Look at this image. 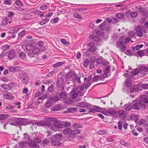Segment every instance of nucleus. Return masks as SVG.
<instances>
[{
	"instance_id": "nucleus-1",
	"label": "nucleus",
	"mask_w": 148,
	"mask_h": 148,
	"mask_svg": "<svg viewBox=\"0 0 148 148\" xmlns=\"http://www.w3.org/2000/svg\"><path fill=\"white\" fill-rule=\"evenodd\" d=\"M146 98V97L145 95L140 96V98L141 101H137L136 103H134L133 106V108L136 110L140 109L141 107H142L144 103H148V99H147Z\"/></svg>"
},
{
	"instance_id": "nucleus-2",
	"label": "nucleus",
	"mask_w": 148,
	"mask_h": 148,
	"mask_svg": "<svg viewBox=\"0 0 148 148\" xmlns=\"http://www.w3.org/2000/svg\"><path fill=\"white\" fill-rule=\"evenodd\" d=\"M83 86H78L77 88H74L70 93V95L73 98H75L77 95L80 96L83 95V93L82 91L84 90Z\"/></svg>"
},
{
	"instance_id": "nucleus-3",
	"label": "nucleus",
	"mask_w": 148,
	"mask_h": 148,
	"mask_svg": "<svg viewBox=\"0 0 148 148\" xmlns=\"http://www.w3.org/2000/svg\"><path fill=\"white\" fill-rule=\"evenodd\" d=\"M80 130L78 129L72 130L70 128L64 129L63 131V133L65 135H74L80 133Z\"/></svg>"
},
{
	"instance_id": "nucleus-4",
	"label": "nucleus",
	"mask_w": 148,
	"mask_h": 148,
	"mask_svg": "<svg viewBox=\"0 0 148 148\" xmlns=\"http://www.w3.org/2000/svg\"><path fill=\"white\" fill-rule=\"evenodd\" d=\"M26 48L27 51L32 50V53L34 54H38L40 51V49L39 48L34 46L31 44L27 45L26 47Z\"/></svg>"
},
{
	"instance_id": "nucleus-5",
	"label": "nucleus",
	"mask_w": 148,
	"mask_h": 148,
	"mask_svg": "<svg viewBox=\"0 0 148 148\" xmlns=\"http://www.w3.org/2000/svg\"><path fill=\"white\" fill-rule=\"evenodd\" d=\"M84 79V82H85L84 84V86L83 87L84 88L85 87L86 88H88L90 85V81L92 77L91 76H89L88 77H84L82 76V79Z\"/></svg>"
},
{
	"instance_id": "nucleus-6",
	"label": "nucleus",
	"mask_w": 148,
	"mask_h": 148,
	"mask_svg": "<svg viewBox=\"0 0 148 148\" xmlns=\"http://www.w3.org/2000/svg\"><path fill=\"white\" fill-rule=\"evenodd\" d=\"M28 57L26 59L27 61L30 62L31 63L34 62L36 60V58L33 55L32 53H29L28 55Z\"/></svg>"
},
{
	"instance_id": "nucleus-7",
	"label": "nucleus",
	"mask_w": 148,
	"mask_h": 148,
	"mask_svg": "<svg viewBox=\"0 0 148 148\" xmlns=\"http://www.w3.org/2000/svg\"><path fill=\"white\" fill-rule=\"evenodd\" d=\"M15 56L16 53L15 50L13 49H11L9 51L8 54V58L9 60H11L14 59L15 58Z\"/></svg>"
},
{
	"instance_id": "nucleus-8",
	"label": "nucleus",
	"mask_w": 148,
	"mask_h": 148,
	"mask_svg": "<svg viewBox=\"0 0 148 148\" xmlns=\"http://www.w3.org/2000/svg\"><path fill=\"white\" fill-rule=\"evenodd\" d=\"M54 103L53 97H50L48 99L47 102L46 104V107L49 108L52 106Z\"/></svg>"
},
{
	"instance_id": "nucleus-9",
	"label": "nucleus",
	"mask_w": 148,
	"mask_h": 148,
	"mask_svg": "<svg viewBox=\"0 0 148 148\" xmlns=\"http://www.w3.org/2000/svg\"><path fill=\"white\" fill-rule=\"evenodd\" d=\"M1 86L3 89L7 90H10L12 88L10 85L5 84H2L1 85Z\"/></svg>"
},
{
	"instance_id": "nucleus-10",
	"label": "nucleus",
	"mask_w": 148,
	"mask_h": 148,
	"mask_svg": "<svg viewBox=\"0 0 148 148\" xmlns=\"http://www.w3.org/2000/svg\"><path fill=\"white\" fill-rule=\"evenodd\" d=\"M119 117L121 118H123L126 117L127 115V112L125 111H120L119 112Z\"/></svg>"
},
{
	"instance_id": "nucleus-11",
	"label": "nucleus",
	"mask_w": 148,
	"mask_h": 148,
	"mask_svg": "<svg viewBox=\"0 0 148 148\" xmlns=\"http://www.w3.org/2000/svg\"><path fill=\"white\" fill-rule=\"evenodd\" d=\"M54 123L57 130L59 128H61L63 127V126L62 123L59 121H57L56 119Z\"/></svg>"
},
{
	"instance_id": "nucleus-12",
	"label": "nucleus",
	"mask_w": 148,
	"mask_h": 148,
	"mask_svg": "<svg viewBox=\"0 0 148 148\" xmlns=\"http://www.w3.org/2000/svg\"><path fill=\"white\" fill-rule=\"evenodd\" d=\"M76 76L75 74L72 72H69L66 75V77L67 79H73Z\"/></svg>"
},
{
	"instance_id": "nucleus-13",
	"label": "nucleus",
	"mask_w": 148,
	"mask_h": 148,
	"mask_svg": "<svg viewBox=\"0 0 148 148\" xmlns=\"http://www.w3.org/2000/svg\"><path fill=\"white\" fill-rule=\"evenodd\" d=\"M28 145L33 148H39V146L38 145L35 144L33 141H31L28 143Z\"/></svg>"
},
{
	"instance_id": "nucleus-14",
	"label": "nucleus",
	"mask_w": 148,
	"mask_h": 148,
	"mask_svg": "<svg viewBox=\"0 0 148 148\" xmlns=\"http://www.w3.org/2000/svg\"><path fill=\"white\" fill-rule=\"evenodd\" d=\"M94 61H89L88 60H86L83 64L84 66L87 68L91 63H93Z\"/></svg>"
},
{
	"instance_id": "nucleus-15",
	"label": "nucleus",
	"mask_w": 148,
	"mask_h": 148,
	"mask_svg": "<svg viewBox=\"0 0 148 148\" xmlns=\"http://www.w3.org/2000/svg\"><path fill=\"white\" fill-rule=\"evenodd\" d=\"M104 114L105 115H108L109 114H110L112 115H114L116 114V112L114 110H107L104 111L103 112Z\"/></svg>"
},
{
	"instance_id": "nucleus-16",
	"label": "nucleus",
	"mask_w": 148,
	"mask_h": 148,
	"mask_svg": "<svg viewBox=\"0 0 148 148\" xmlns=\"http://www.w3.org/2000/svg\"><path fill=\"white\" fill-rule=\"evenodd\" d=\"M64 63L65 62L64 61L59 62H57L53 65V67L56 68L61 66L63 64H64Z\"/></svg>"
},
{
	"instance_id": "nucleus-17",
	"label": "nucleus",
	"mask_w": 148,
	"mask_h": 148,
	"mask_svg": "<svg viewBox=\"0 0 148 148\" xmlns=\"http://www.w3.org/2000/svg\"><path fill=\"white\" fill-rule=\"evenodd\" d=\"M73 16L74 18L78 19H82V16L77 13H74Z\"/></svg>"
},
{
	"instance_id": "nucleus-18",
	"label": "nucleus",
	"mask_w": 148,
	"mask_h": 148,
	"mask_svg": "<svg viewBox=\"0 0 148 148\" xmlns=\"http://www.w3.org/2000/svg\"><path fill=\"white\" fill-rule=\"evenodd\" d=\"M9 117V115L7 114H3L0 115V120H5Z\"/></svg>"
},
{
	"instance_id": "nucleus-19",
	"label": "nucleus",
	"mask_w": 148,
	"mask_h": 148,
	"mask_svg": "<svg viewBox=\"0 0 148 148\" xmlns=\"http://www.w3.org/2000/svg\"><path fill=\"white\" fill-rule=\"evenodd\" d=\"M77 106H78L84 108L88 107V104L87 103L84 102H80L79 103L77 104Z\"/></svg>"
},
{
	"instance_id": "nucleus-20",
	"label": "nucleus",
	"mask_w": 148,
	"mask_h": 148,
	"mask_svg": "<svg viewBox=\"0 0 148 148\" xmlns=\"http://www.w3.org/2000/svg\"><path fill=\"white\" fill-rule=\"evenodd\" d=\"M20 79L23 83H25L27 79V76L26 74H23L20 77Z\"/></svg>"
},
{
	"instance_id": "nucleus-21",
	"label": "nucleus",
	"mask_w": 148,
	"mask_h": 148,
	"mask_svg": "<svg viewBox=\"0 0 148 148\" xmlns=\"http://www.w3.org/2000/svg\"><path fill=\"white\" fill-rule=\"evenodd\" d=\"M72 127L75 128V129H77V128H81L82 127H83L81 125L77 123H75L73 124Z\"/></svg>"
},
{
	"instance_id": "nucleus-22",
	"label": "nucleus",
	"mask_w": 148,
	"mask_h": 148,
	"mask_svg": "<svg viewBox=\"0 0 148 148\" xmlns=\"http://www.w3.org/2000/svg\"><path fill=\"white\" fill-rule=\"evenodd\" d=\"M73 102V100L71 99H67L64 101V103L67 104H71Z\"/></svg>"
},
{
	"instance_id": "nucleus-23",
	"label": "nucleus",
	"mask_w": 148,
	"mask_h": 148,
	"mask_svg": "<svg viewBox=\"0 0 148 148\" xmlns=\"http://www.w3.org/2000/svg\"><path fill=\"white\" fill-rule=\"evenodd\" d=\"M48 128L52 130L57 131L58 130L54 124L53 125H52L50 123V125H49Z\"/></svg>"
},
{
	"instance_id": "nucleus-24",
	"label": "nucleus",
	"mask_w": 148,
	"mask_h": 148,
	"mask_svg": "<svg viewBox=\"0 0 148 148\" xmlns=\"http://www.w3.org/2000/svg\"><path fill=\"white\" fill-rule=\"evenodd\" d=\"M62 108V107L61 105L60 104H58L55 106L53 107V110L55 111H58L61 109Z\"/></svg>"
},
{
	"instance_id": "nucleus-25",
	"label": "nucleus",
	"mask_w": 148,
	"mask_h": 148,
	"mask_svg": "<svg viewBox=\"0 0 148 148\" xmlns=\"http://www.w3.org/2000/svg\"><path fill=\"white\" fill-rule=\"evenodd\" d=\"M136 34L138 36L140 37L143 35L142 30L139 28H137L136 30Z\"/></svg>"
},
{
	"instance_id": "nucleus-26",
	"label": "nucleus",
	"mask_w": 148,
	"mask_h": 148,
	"mask_svg": "<svg viewBox=\"0 0 148 148\" xmlns=\"http://www.w3.org/2000/svg\"><path fill=\"white\" fill-rule=\"evenodd\" d=\"M49 19L47 18H46L41 21L39 23V24L41 25H43L47 23L49 21Z\"/></svg>"
},
{
	"instance_id": "nucleus-27",
	"label": "nucleus",
	"mask_w": 148,
	"mask_h": 148,
	"mask_svg": "<svg viewBox=\"0 0 148 148\" xmlns=\"http://www.w3.org/2000/svg\"><path fill=\"white\" fill-rule=\"evenodd\" d=\"M19 56L23 60H26V55L25 52H21L19 54Z\"/></svg>"
},
{
	"instance_id": "nucleus-28",
	"label": "nucleus",
	"mask_w": 148,
	"mask_h": 148,
	"mask_svg": "<svg viewBox=\"0 0 148 148\" xmlns=\"http://www.w3.org/2000/svg\"><path fill=\"white\" fill-rule=\"evenodd\" d=\"M77 110V108H76L71 107L69 108L68 111L70 112H74Z\"/></svg>"
},
{
	"instance_id": "nucleus-29",
	"label": "nucleus",
	"mask_w": 148,
	"mask_h": 148,
	"mask_svg": "<svg viewBox=\"0 0 148 148\" xmlns=\"http://www.w3.org/2000/svg\"><path fill=\"white\" fill-rule=\"evenodd\" d=\"M51 143L53 145L58 146L60 145L61 143L57 141H52L51 142Z\"/></svg>"
},
{
	"instance_id": "nucleus-30",
	"label": "nucleus",
	"mask_w": 148,
	"mask_h": 148,
	"mask_svg": "<svg viewBox=\"0 0 148 148\" xmlns=\"http://www.w3.org/2000/svg\"><path fill=\"white\" fill-rule=\"evenodd\" d=\"M59 21V18L58 17H56L52 19L51 20V22L52 23H56Z\"/></svg>"
},
{
	"instance_id": "nucleus-31",
	"label": "nucleus",
	"mask_w": 148,
	"mask_h": 148,
	"mask_svg": "<svg viewBox=\"0 0 148 148\" xmlns=\"http://www.w3.org/2000/svg\"><path fill=\"white\" fill-rule=\"evenodd\" d=\"M45 119L46 121H53L54 122L56 119L54 117H48L46 118Z\"/></svg>"
},
{
	"instance_id": "nucleus-32",
	"label": "nucleus",
	"mask_w": 148,
	"mask_h": 148,
	"mask_svg": "<svg viewBox=\"0 0 148 148\" xmlns=\"http://www.w3.org/2000/svg\"><path fill=\"white\" fill-rule=\"evenodd\" d=\"M60 41L64 45H67L69 44V42L67 41L66 39L63 38L61 39Z\"/></svg>"
},
{
	"instance_id": "nucleus-33",
	"label": "nucleus",
	"mask_w": 148,
	"mask_h": 148,
	"mask_svg": "<svg viewBox=\"0 0 148 148\" xmlns=\"http://www.w3.org/2000/svg\"><path fill=\"white\" fill-rule=\"evenodd\" d=\"M10 48V46L9 45H5L1 47V49L3 51H5L9 49Z\"/></svg>"
},
{
	"instance_id": "nucleus-34",
	"label": "nucleus",
	"mask_w": 148,
	"mask_h": 148,
	"mask_svg": "<svg viewBox=\"0 0 148 148\" xmlns=\"http://www.w3.org/2000/svg\"><path fill=\"white\" fill-rule=\"evenodd\" d=\"M93 110L94 111L99 112L101 110L100 108L97 106H95L93 107Z\"/></svg>"
},
{
	"instance_id": "nucleus-35",
	"label": "nucleus",
	"mask_w": 148,
	"mask_h": 148,
	"mask_svg": "<svg viewBox=\"0 0 148 148\" xmlns=\"http://www.w3.org/2000/svg\"><path fill=\"white\" fill-rule=\"evenodd\" d=\"M48 6L46 4H43L40 7V9L41 10H44L47 9Z\"/></svg>"
},
{
	"instance_id": "nucleus-36",
	"label": "nucleus",
	"mask_w": 148,
	"mask_h": 148,
	"mask_svg": "<svg viewBox=\"0 0 148 148\" xmlns=\"http://www.w3.org/2000/svg\"><path fill=\"white\" fill-rule=\"evenodd\" d=\"M42 122V126H47L48 127L49 125H50V123L45 121H43Z\"/></svg>"
},
{
	"instance_id": "nucleus-37",
	"label": "nucleus",
	"mask_w": 148,
	"mask_h": 148,
	"mask_svg": "<svg viewBox=\"0 0 148 148\" xmlns=\"http://www.w3.org/2000/svg\"><path fill=\"white\" fill-rule=\"evenodd\" d=\"M55 137L57 139L60 140L62 138L61 135L59 133L55 135Z\"/></svg>"
},
{
	"instance_id": "nucleus-38",
	"label": "nucleus",
	"mask_w": 148,
	"mask_h": 148,
	"mask_svg": "<svg viewBox=\"0 0 148 148\" xmlns=\"http://www.w3.org/2000/svg\"><path fill=\"white\" fill-rule=\"evenodd\" d=\"M12 1L10 0H5L4 1V4L5 5H10L12 4Z\"/></svg>"
},
{
	"instance_id": "nucleus-39",
	"label": "nucleus",
	"mask_w": 148,
	"mask_h": 148,
	"mask_svg": "<svg viewBox=\"0 0 148 148\" xmlns=\"http://www.w3.org/2000/svg\"><path fill=\"white\" fill-rule=\"evenodd\" d=\"M97 50V48L96 47L94 46L90 47L89 48L88 50L90 52H94Z\"/></svg>"
},
{
	"instance_id": "nucleus-40",
	"label": "nucleus",
	"mask_w": 148,
	"mask_h": 148,
	"mask_svg": "<svg viewBox=\"0 0 148 148\" xmlns=\"http://www.w3.org/2000/svg\"><path fill=\"white\" fill-rule=\"evenodd\" d=\"M34 141L35 143H41V139L40 138L36 137V138L34 139Z\"/></svg>"
},
{
	"instance_id": "nucleus-41",
	"label": "nucleus",
	"mask_w": 148,
	"mask_h": 148,
	"mask_svg": "<svg viewBox=\"0 0 148 148\" xmlns=\"http://www.w3.org/2000/svg\"><path fill=\"white\" fill-rule=\"evenodd\" d=\"M19 145L22 148L23 147L25 146L26 145V143L24 141H22L18 143Z\"/></svg>"
},
{
	"instance_id": "nucleus-42",
	"label": "nucleus",
	"mask_w": 148,
	"mask_h": 148,
	"mask_svg": "<svg viewBox=\"0 0 148 148\" xmlns=\"http://www.w3.org/2000/svg\"><path fill=\"white\" fill-rule=\"evenodd\" d=\"M101 79L100 77H99L98 75L95 76L93 78V81L95 82H97L99 80Z\"/></svg>"
},
{
	"instance_id": "nucleus-43",
	"label": "nucleus",
	"mask_w": 148,
	"mask_h": 148,
	"mask_svg": "<svg viewBox=\"0 0 148 148\" xmlns=\"http://www.w3.org/2000/svg\"><path fill=\"white\" fill-rule=\"evenodd\" d=\"M49 140L47 139H45L43 140L42 141V143L43 145H46L49 143Z\"/></svg>"
},
{
	"instance_id": "nucleus-44",
	"label": "nucleus",
	"mask_w": 148,
	"mask_h": 148,
	"mask_svg": "<svg viewBox=\"0 0 148 148\" xmlns=\"http://www.w3.org/2000/svg\"><path fill=\"white\" fill-rule=\"evenodd\" d=\"M15 3L17 5H21L23 6V4L22 2L21 1L19 0L16 1L15 2Z\"/></svg>"
},
{
	"instance_id": "nucleus-45",
	"label": "nucleus",
	"mask_w": 148,
	"mask_h": 148,
	"mask_svg": "<svg viewBox=\"0 0 148 148\" xmlns=\"http://www.w3.org/2000/svg\"><path fill=\"white\" fill-rule=\"evenodd\" d=\"M54 86L53 84H51L48 88L49 91L50 92H51L53 91V88Z\"/></svg>"
},
{
	"instance_id": "nucleus-46",
	"label": "nucleus",
	"mask_w": 148,
	"mask_h": 148,
	"mask_svg": "<svg viewBox=\"0 0 148 148\" xmlns=\"http://www.w3.org/2000/svg\"><path fill=\"white\" fill-rule=\"evenodd\" d=\"M116 16L118 18H121L124 16V14L122 13H120L116 14Z\"/></svg>"
},
{
	"instance_id": "nucleus-47",
	"label": "nucleus",
	"mask_w": 148,
	"mask_h": 148,
	"mask_svg": "<svg viewBox=\"0 0 148 148\" xmlns=\"http://www.w3.org/2000/svg\"><path fill=\"white\" fill-rule=\"evenodd\" d=\"M60 97L62 99H64L66 97V94L64 92H62L60 95Z\"/></svg>"
},
{
	"instance_id": "nucleus-48",
	"label": "nucleus",
	"mask_w": 148,
	"mask_h": 148,
	"mask_svg": "<svg viewBox=\"0 0 148 148\" xmlns=\"http://www.w3.org/2000/svg\"><path fill=\"white\" fill-rule=\"evenodd\" d=\"M92 40L94 41H98L99 40V38L98 36H95L93 37Z\"/></svg>"
},
{
	"instance_id": "nucleus-49",
	"label": "nucleus",
	"mask_w": 148,
	"mask_h": 148,
	"mask_svg": "<svg viewBox=\"0 0 148 148\" xmlns=\"http://www.w3.org/2000/svg\"><path fill=\"white\" fill-rule=\"evenodd\" d=\"M7 53L5 52H2L0 54V58L4 57L6 56Z\"/></svg>"
},
{
	"instance_id": "nucleus-50",
	"label": "nucleus",
	"mask_w": 148,
	"mask_h": 148,
	"mask_svg": "<svg viewBox=\"0 0 148 148\" xmlns=\"http://www.w3.org/2000/svg\"><path fill=\"white\" fill-rule=\"evenodd\" d=\"M132 108H133V106H132L131 105H129L125 108V110H126L129 111L131 110Z\"/></svg>"
},
{
	"instance_id": "nucleus-51",
	"label": "nucleus",
	"mask_w": 148,
	"mask_h": 148,
	"mask_svg": "<svg viewBox=\"0 0 148 148\" xmlns=\"http://www.w3.org/2000/svg\"><path fill=\"white\" fill-rule=\"evenodd\" d=\"M47 97V95H44L41 97H40L38 98V100H43L44 99L46 98Z\"/></svg>"
},
{
	"instance_id": "nucleus-52",
	"label": "nucleus",
	"mask_w": 148,
	"mask_h": 148,
	"mask_svg": "<svg viewBox=\"0 0 148 148\" xmlns=\"http://www.w3.org/2000/svg\"><path fill=\"white\" fill-rule=\"evenodd\" d=\"M144 52L143 50H141L139 51L138 53V54L139 56H143L144 55Z\"/></svg>"
},
{
	"instance_id": "nucleus-53",
	"label": "nucleus",
	"mask_w": 148,
	"mask_h": 148,
	"mask_svg": "<svg viewBox=\"0 0 148 148\" xmlns=\"http://www.w3.org/2000/svg\"><path fill=\"white\" fill-rule=\"evenodd\" d=\"M110 71V67L109 66H108L106 67L105 70V73H108Z\"/></svg>"
},
{
	"instance_id": "nucleus-54",
	"label": "nucleus",
	"mask_w": 148,
	"mask_h": 148,
	"mask_svg": "<svg viewBox=\"0 0 148 148\" xmlns=\"http://www.w3.org/2000/svg\"><path fill=\"white\" fill-rule=\"evenodd\" d=\"M105 133V131L102 130H100L98 132V134L100 135H103Z\"/></svg>"
},
{
	"instance_id": "nucleus-55",
	"label": "nucleus",
	"mask_w": 148,
	"mask_h": 148,
	"mask_svg": "<svg viewBox=\"0 0 148 148\" xmlns=\"http://www.w3.org/2000/svg\"><path fill=\"white\" fill-rule=\"evenodd\" d=\"M43 42L41 41H39L37 43L38 45L41 47H42L43 46Z\"/></svg>"
},
{
	"instance_id": "nucleus-56",
	"label": "nucleus",
	"mask_w": 148,
	"mask_h": 148,
	"mask_svg": "<svg viewBox=\"0 0 148 148\" xmlns=\"http://www.w3.org/2000/svg\"><path fill=\"white\" fill-rule=\"evenodd\" d=\"M137 15L138 12H134L131 14V16L132 17L134 18L137 16Z\"/></svg>"
},
{
	"instance_id": "nucleus-57",
	"label": "nucleus",
	"mask_w": 148,
	"mask_h": 148,
	"mask_svg": "<svg viewBox=\"0 0 148 148\" xmlns=\"http://www.w3.org/2000/svg\"><path fill=\"white\" fill-rule=\"evenodd\" d=\"M122 123L121 121H119L118 123V129L120 130H121L122 129Z\"/></svg>"
},
{
	"instance_id": "nucleus-58",
	"label": "nucleus",
	"mask_w": 148,
	"mask_h": 148,
	"mask_svg": "<svg viewBox=\"0 0 148 148\" xmlns=\"http://www.w3.org/2000/svg\"><path fill=\"white\" fill-rule=\"evenodd\" d=\"M120 143L121 145L125 146H127L128 145V144L124 141H121Z\"/></svg>"
},
{
	"instance_id": "nucleus-59",
	"label": "nucleus",
	"mask_w": 148,
	"mask_h": 148,
	"mask_svg": "<svg viewBox=\"0 0 148 148\" xmlns=\"http://www.w3.org/2000/svg\"><path fill=\"white\" fill-rule=\"evenodd\" d=\"M75 10V11H84L86 10V9L85 8H76L74 9Z\"/></svg>"
},
{
	"instance_id": "nucleus-60",
	"label": "nucleus",
	"mask_w": 148,
	"mask_h": 148,
	"mask_svg": "<svg viewBox=\"0 0 148 148\" xmlns=\"http://www.w3.org/2000/svg\"><path fill=\"white\" fill-rule=\"evenodd\" d=\"M53 101L54 103L56 102L57 101L60 100V98L59 97H55L53 98Z\"/></svg>"
},
{
	"instance_id": "nucleus-61",
	"label": "nucleus",
	"mask_w": 148,
	"mask_h": 148,
	"mask_svg": "<svg viewBox=\"0 0 148 148\" xmlns=\"http://www.w3.org/2000/svg\"><path fill=\"white\" fill-rule=\"evenodd\" d=\"M37 125L38 126H42V122H39L34 123L33 124V126Z\"/></svg>"
},
{
	"instance_id": "nucleus-62",
	"label": "nucleus",
	"mask_w": 148,
	"mask_h": 148,
	"mask_svg": "<svg viewBox=\"0 0 148 148\" xmlns=\"http://www.w3.org/2000/svg\"><path fill=\"white\" fill-rule=\"evenodd\" d=\"M135 34V32L134 31H131L129 32V35L132 37H133Z\"/></svg>"
},
{
	"instance_id": "nucleus-63",
	"label": "nucleus",
	"mask_w": 148,
	"mask_h": 148,
	"mask_svg": "<svg viewBox=\"0 0 148 148\" xmlns=\"http://www.w3.org/2000/svg\"><path fill=\"white\" fill-rule=\"evenodd\" d=\"M96 62L97 63L99 64H102L103 62V61L101 59L99 58L97 60Z\"/></svg>"
},
{
	"instance_id": "nucleus-64",
	"label": "nucleus",
	"mask_w": 148,
	"mask_h": 148,
	"mask_svg": "<svg viewBox=\"0 0 148 148\" xmlns=\"http://www.w3.org/2000/svg\"><path fill=\"white\" fill-rule=\"evenodd\" d=\"M95 43L92 42H90L88 44V46L89 47H93L94 46H95Z\"/></svg>"
}]
</instances>
